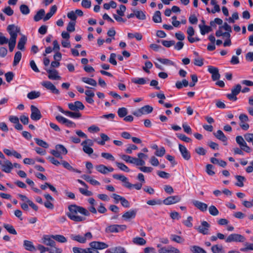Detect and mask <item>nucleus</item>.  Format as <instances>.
Here are the masks:
<instances>
[{
    "mask_svg": "<svg viewBox=\"0 0 253 253\" xmlns=\"http://www.w3.org/2000/svg\"><path fill=\"white\" fill-rule=\"evenodd\" d=\"M68 210L69 211L67 213L68 217L75 222H82L85 220L84 217L78 215V213L86 216L90 215V212L87 210L75 204L69 206Z\"/></svg>",
    "mask_w": 253,
    "mask_h": 253,
    "instance_id": "nucleus-1",
    "label": "nucleus"
},
{
    "mask_svg": "<svg viewBox=\"0 0 253 253\" xmlns=\"http://www.w3.org/2000/svg\"><path fill=\"white\" fill-rule=\"evenodd\" d=\"M52 237V235H44L42 239V243L50 247V253H62V250L56 246L55 240Z\"/></svg>",
    "mask_w": 253,
    "mask_h": 253,
    "instance_id": "nucleus-2",
    "label": "nucleus"
},
{
    "mask_svg": "<svg viewBox=\"0 0 253 253\" xmlns=\"http://www.w3.org/2000/svg\"><path fill=\"white\" fill-rule=\"evenodd\" d=\"M70 238L72 240L77 241L80 243L84 244L87 240H90L92 238V235L91 232H88L84 235L71 234Z\"/></svg>",
    "mask_w": 253,
    "mask_h": 253,
    "instance_id": "nucleus-3",
    "label": "nucleus"
},
{
    "mask_svg": "<svg viewBox=\"0 0 253 253\" xmlns=\"http://www.w3.org/2000/svg\"><path fill=\"white\" fill-rule=\"evenodd\" d=\"M246 240L245 237L239 234L233 233L230 234L226 239V243L235 242H244Z\"/></svg>",
    "mask_w": 253,
    "mask_h": 253,
    "instance_id": "nucleus-4",
    "label": "nucleus"
},
{
    "mask_svg": "<svg viewBox=\"0 0 253 253\" xmlns=\"http://www.w3.org/2000/svg\"><path fill=\"white\" fill-rule=\"evenodd\" d=\"M126 229V225L114 224L107 226L105 229L107 233H118Z\"/></svg>",
    "mask_w": 253,
    "mask_h": 253,
    "instance_id": "nucleus-5",
    "label": "nucleus"
},
{
    "mask_svg": "<svg viewBox=\"0 0 253 253\" xmlns=\"http://www.w3.org/2000/svg\"><path fill=\"white\" fill-rule=\"evenodd\" d=\"M7 30L10 35V40H16L18 33L20 31V28L14 24H11L7 26Z\"/></svg>",
    "mask_w": 253,
    "mask_h": 253,
    "instance_id": "nucleus-6",
    "label": "nucleus"
},
{
    "mask_svg": "<svg viewBox=\"0 0 253 253\" xmlns=\"http://www.w3.org/2000/svg\"><path fill=\"white\" fill-rule=\"evenodd\" d=\"M181 200V198L179 195L170 196L162 201V204L165 205H170L177 203Z\"/></svg>",
    "mask_w": 253,
    "mask_h": 253,
    "instance_id": "nucleus-7",
    "label": "nucleus"
},
{
    "mask_svg": "<svg viewBox=\"0 0 253 253\" xmlns=\"http://www.w3.org/2000/svg\"><path fill=\"white\" fill-rule=\"evenodd\" d=\"M236 141L243 151L247 153L251 152V148L248 146L247 143L242 136H237L236 137Z\"/></svg>",
    "mask_w": 253,
    "mask_h": 253,
    "instance_id": "nucleus-8",
    "label": "nucleus"
},
{
    "mask_svg": "<svg viewBox=\"0 0 253 253\" xmlns=\"http://www.w3.org/2000/svg\"><path fill=\"white\" fill-rule=\"evenodd\" d=\"M31 114L30 117L32 120L34 121H38L42 118V115L41 113L37 107L34 105H31Z\"/></svg>",
    "mask_w": 253,
    "mask_h": 253,
    "instance_id": "nucleus-9",
    "label": "nucleus"
},
{
    "mask_svg": "<svg viewBox=\"0 0 253 253\" xmlns=\"http://www.w3.org/2000/svg\"><path fill=\"white\" fill-rule=\"evenodd\" d=\"M198 80H191L190 82H188L187 80H182L181 81H178L176 82L175 85L178 89L181 88L182 87H186L189 85L190 87L194 86Z\"/></svg>",
    "mask_w": 253,
    "mask_h": 253,
    "instance_id": "nucleus-10",
    "label": "nucleus"
},
{
    "mask_svg": "<svg viewBox=\"0 0 253 253\" xmlns=\"http://www.w3.org/2000/svg\"><path fill=\"white\" fill-rule=\"evenodd\" d=\"M210 227V224L206 221H203L201 222V225L198 227H195L198 232L204 235H207L209 233V229Z\"/></svg>",
    "mask_w": 253,
    "mask_h": 253,
    "instance_id": "nucleus-11",
    "label": "nucleus"
},
{
    "mask_svg": "<svg viewBox=\"0 0 253 253\" xmlns=\"http://www.w3.org/2000/svg\"><path fill=\"white\" fill-rule=\"evenodd\" d=\"M42 86L45 87L47 89L49 90L52 93L59 94V91L57 89L55 85L49 81H43L41 83Z\"/></svg>",
    "mask_w": 253,
    "mask_h": 253,
    "instance_id": "nucleus-12",
    "label": "nucleus"
},
{
    "mask_svg": "<svg viewBox=\"0 0 253 253\" xmlns=\"http://www.w3.org/2000/svg\"><path fill=\"white\" fill-rule=\"evenodd\" d=\"M178 148L183 159L189 161L191 159V154L186 147L182 144H179Z\"/></svg>",
    "mask_w": 253,
    "mask_h": 253,
    "instance_id": "nucleus-13",
    "label": "nucleus"
},
{
    "mask_svg": "<svg viewBox=\"0 0 253 253\" xmlns=\"http://www.w3.org/2000/svg\"><path fill=\"white\" fill-rule=\"evenodd\" d=\"M4 160L0 167L1 169L4 172L10 173L13 168V164L9 160L5 159Z\"/></svg>",
    "mask_w": 253,
    "mask_h": 253,
    "instance_id": "nucleus-14",
    "label": "nucleus"
},
{
    "mask_svg": "<svg viewBox=\"0 0 253 253\" xmlns=\"http://www.w3.org/2000/svg\"><path fill=\"white\" fill-rule=\"evenodd\" d=\"M89 246L94 250H103L108 247V245L102 242L93 241L89 243Z\"/></svg>",
    "mask_w": 253,
    "mask_h": 253,
    "instance_id": "nucleus-15",
    "label": "nucleus"
},
{
    "mask_svg": "<svg viewBox=\"0 0 253 253\" xmlns=\"http://www.w3.org/2000/svg\"><path fill=\"white\" fill-rule=\"evenodd\" d=\"M68 107L72 111H78L79 110H83L84 106L81 101H77L74 103H69Z\"/></svg>",
    "mask_w": 253,
    "mask_h": 253,
    "instance_id": "nucleus-16",
    "label": "nucleus"
},
{
    "mask_svg": "<svg viewBox=\"0 0 253 253\" xmlns=\"http://www.w3.org/2000/svg\"><path fill=\"white\" fill-rule=\"evenodd\" d=\"M159 253H180L179 250L171 246L161 248L158 250Z\"/></svg>",
    "mask_w": 253,
    "mask_h": 253,
    "instance_id": "nucleus-17",
    "label": "nucleus"
},
{
    "mask_svg": "<svg viewBox=\"0 0 253 253\" xmlns=\"http://www.w3.org/2000/svg\"><path fill=\"white\" fill-rule=\"evenodd\" d=\"M137 213V210L133 209L125 212L122 215V218L126 220H128L130 219L134 218Z\"/></svg>",
    "mask_w": 253,
    "mask_h": 253,
    "instance_id": "nucleus-18",
    "label": "nucleus"
},
{
    "mask_svg": "<svg viewBox=\"0 0 253 253\" xmlns=\"http://www.w3.org/2000/svg\"><path fill=\"white\" fill-rule=\"evenodd\" d=\"M192 202L193 205L201 211L204 212L207 210L208 205L206 204L197 200H193Z\"/></svg>",
    "mask_w": 253,
    "mask_h": 253,
    "instance_id": "nucleus-19",
    "label": "nucleus"
},
{
    "mask_svg": "<svg viewBox=\"0 0 253 253\" xmlns=\"http://www.w3.org/2000/svg\"><path fill=\"white\" fill-rule=\"evenodd\" d=\"M208 70L211 74L212 79H219L220 76L216 67L209 66Z\"/></svg>",
    "mask_w": 253,
    "mask_h": 253,
    "instance_id": "nucleus-20",
    "label": "nucleus"
},
{
    "mask_svg": "<svg viewBox=\"0 0 253 253\" xmlns=\"http://www.w3.org/2000/svg\"><path fill=\"white\" fill-rule=\"evenodd\" d=\"M113 177L115 179L121 181L124 183L123 186L126 188V187L129 181L128 178L125 175L122 174H114L113 175Z\"/></svg>",
    "mask_w": 253,
    "mask_h": 253,
    "instance_id": "nucleus-21",
    "label": "nucleus"
},
{
    "mask_svg": "<svg viewBox=\"0 0 253 253\" xmlns=\"http://www.w3.org/2000/svg\"><path fill=\"white\" fill-rule=\"evenodd\" d=\"M61 164L62 165V166L64 167V168L66 169H67L79 173H81V171L80 170H78L77 169H74L72 166H71L69 163L65 161H61Z\"/></svg>",
    "mask_w": 253,
    "mask_h": 253,
    "instance_id": "nucleus-22",
    "label": "nucleus"
},
{
    "mask_svg": "<svg viewBox=\"0 0 253 253\" xmlns=\"http://www.w3.org/2000/svg\"><path fill=\"white\" fill-rule=\"evenodd\" d=\"M23 246L26 250L30 252H33L36 250L32 242L29 240H24Z\"/></svg>",
    "mask_w": 253,
    "mask_h": 253,
    "instance_id": "nucleus-23",
    "label": "nucleus"
},
{
    "mask_svg": "<svg viewBox=\"0 0 253 253\" xmlns=\"http://www.w3.org/2000/svg\"><path fill=\"white\" fill-rule=\"evenodd\" d=\"M121 159L126 162L130 164H135L136 158L132 157L130 156L126 155H122L120 156Z\"/></svg>",
    "mask_w": 253,
    "mask_h": 253,
    "instance_id": "nucleus-24",
    "label": "nucleus"
},
{
    "mask_svg": "<svg viewBox=\"0 0 253 253\" xmlns=\"http://www.w3.org/2000/svg\"><path fill=\"white\" fill-rule=\"evenodd\" d=\"M27 41V38L23 35L20 39L18 44L17 48L21 50H24L25 49V44Z\"/></svg>",
    "mask_w": 253,
    "mask_h": 253,
    "instance_id": "nucleus-25",
    "label": "nucleus"
},
{
    "mask_svg": "<svg viewBox=\"0 0 253 253\" xmlns=\"http://www.w3.org/2000/svg\"><path fill=\"white\" fill-rule=\"evenodd\" d=\"M213 134L218 139L224 142L227 141V138L221 130H218L216 133H214Z\"/></svg>",
    "mask_w": 253,
    "mask_h": 253,
    "instance_id": "nucleus-26",
    "label": "nucleus"
},
{
    "mask_svg": "<svg viewBox=\"0 0 253 253\" xmlns=\"http://www.w3.org/2000/svg\"><path fill=\"white\" fill-rule=\"evenodd\" d=\"M210 161L211 163L213 164H217L220 166V167L222 168H224L226 166L227 163L226 162L221 160H218L215 158H211L210 159Z\"/></svg>",
    "mask_w": 253,
    "mask_h": 253,
    "instance_id": "nucleus-27",
    "label": "nucleus"
},
{
    "mask_svg": "<svg viewBox=\"0 0 253 253\" xmlns=\"http://www.w3.org/2000/svg\"><path fill=\"white\" fill-rule=\"evenodd\" d=\"M211 250L213 253H225V251L222 245H213L211 247Z\"/></svg>",
    "mask_w": 253,
    "mask_h": 253,
    "instance_id": "nucleus-28",
    "label": "nucleus"
},
{
    "mask_svg": "<svg viewBox=\"0 0 253 253\" xmlns=\"http://www.w3.org/2000/svg\"><path fill=\"white\" fill-rule=\"evenodd\" d=\"M132 242L135 245L143 246L146 244V241L141 237H136L133 238Z\"/></svg>",
    "mask_w": 253,
    "mask_h": 253,
    "instance_id": "nucleus-29",
    "label": "nucleus"
},
{
    "mask_svg": "<svg viewBox=\"0 0 253 253\" xmlns=\"http://www.w3.org/2000/svg\"><path fill=\"white\" fill-rule=\"evenodd\" d=\"M52 237L55 241L60 243H65L67 242V238L62 235H52Z\"/></svg>",
    "mask_w": 253,
    "mask_h": 253,
    "instance_id": "nucleus-30",
    "label": "nucleus"
},
{
    "mask_svg": "<svg viewBox=\"0 0 253 253\" xmlns=\"http://www.w3.org/2000/svg\"><path fill=\"white\" fill-rule=\"evenodd\" d=\"M190 250L192 253H207L204 249L198 246H191Z\"/></svg>",
    "mask_w": 253,
    "mask_h": 253,
    "instance_id": "nucleus-31",
    "label": "nucleus"
},
{
    "mask_svg": "<svg viewBox=\"0 0 253 253\" xmlns=\"http://www.w3.org/2000/svg\"><path fill=\"white\" fill-rule=\"evenodd\" d=\"M199 27L200 29L201 33L203 35H204L206 33H208L212 30V29L210 26L205 25H199Z\"/></svg>",
    "mask_w": 253,
    "mask_h": 253,
    "instance_id": "nucleus-32",
    "label": "nucleus"
},
{
    "mask_svg": "<svg viewBox=\"0 0 253 253\" xmlns=\"http://www.w3.org/2000/svg\"><path fill=\"white\" fill-rule=\"evenodd\" d=\"M45 14L44 10L43 9H40L37 12L36 14L34 17V19L35 21L37 22L41 20Z\"/></svg>",
    "mask_w": 253,
    "mask_h": 253,
    "instance_id": "nucleus-33",
    "label": "nucleus"
},
{
    "mask_svg": "<svg viewBox=\"0 0 253 253\" xmlns=\"http://www.w3.org/2000/svg\"><path fill=\"white\" fill-rule=\"evenodd\" d=\"M222 29H220L219 27V29L215 32V35L217 37L223 36L225 38H230V34L229 32H223Z\"/></svg>",
    "mask_w": 253,
    "mask_h": 253,
    "instance_id": "nucleus-34",
    "label": "nucleus"
},
{
    "mask_svg": "<svg viewBox=\"0 0 253 253\" xmlns=\"http://www.w3.org/2000/svg\"><path fill=\"white\" fill-rule=\"evenodd\" d=\"M235 178L237 180V182L235 183V185L237 186L242 187L244 186V181L246 180L245 177L241 175H236Z\"/></svg>",
    "mask_w": 253,
    "mask_h": 253,
    "instance_id": "nucleus-35",
    "label": "nucleus"
},
{
    "mask_svg": "<svg viewBox=\"0 0 253 253\" xmlns=\"http://www.w3.org/2000/svg\"><path fill=\"white\" fill-rule=\"evenodd\" d=\"M48 78L52 79H58L60 78L58 72L54 70H50L48 71Z\"/></svg>",
    "mask_w": 253,
    "mask_h": 253,
    "instance_id": "nucleus-36",
    "label": "nucleus"
},
{
    "mask_svg": "<svg viewBox=\"0 0 253 253\" xmlns=\"http://www.w3.org/2000/svg\"><path fill=\"white\" fill-rule=\"evenodd\" d=\"M41 92L39 91H32L27 94V97L30 99H34L40 97Z\"/></svg>",
    "mask_w": 253,
    "mask_h": 253,
    "instance_id": "nucleus-37",
    "label": "nucleus"
},
{
    "mask_svg": "<svg viewBox=\"0 0 253 253\" xmlns=\"http://www.w3.org/2000/svg\"><path fill=\"white\" fill-rule=\"evenodd\" d=\"M3 227L9 233L13 235L17 234V232L12 225L8 224H4Z\"/></svg>",
    "mask_w": 253,
    "mask_h": 253,
    "instance_id": "nucleus-38",
    "label": "nucleus"
},
{
    "mask_svg": "<svg viewBox=\"0 0 253 253\" xmlns=\"http://www.w3.org/2000/svg\"><path fill=\"white\" fill-rule=\"evenodd\" d=\"M55 149L58 151L61 154L66 155L68 153L67 149L61 144H57L55 146Z\"/></svg>",
    "mask_w": 253,
    "mask_h": 253,
    "instance_id": "nucleus-39",
    "label": "nucleus"
},
{
    "mask_svg": "<svg viewBox=\"0 0 253 253\" xmlns=\"http://www.w3.org/2000/svg\"><path fill=\"white\" fill-rule=\"evenodd\" d=\"M133 11L135 13V16L137 18L140 20H145L146 19L145 14L142 11L133 10Z\"/></svg>",
    "mask_w": 253,
    "mask_h": 253,
    "instance_id": "nucleus-40",
    "label": "nucleus"
},
{
    "mask_svg": "<svg viewBox=\"0 0 253 253\" xmlns=\"http://www.w3.org/2000/svg\"><path fill=\"white\" fill-rule=\"evenodd\" d=\"M116 165H117V167L121 169L122 171H125V172H129L130 171V169L129 168L124 164L122 163H120L116 162Z\"/></svg>",
    "mask_w": 253,
    "mask_h": 253,
    "instance_id": "nucleus-41",
    "label": "nucleus"
},
{
    "mask_svg": "<svg viewBox=\"0 0 253 253\" xmlns=\"http://www.w3.org/2000/svg\"><path fill=\"white\" fill-rule=\"evenodd\" d=\"M22 57V53L20 51H17L16 52L14 57L13 65H17L20 62Z\"/></svg>",
    "mask_w": 253,
    "mask_h": 253,
    "instance_id": "nucleus-42",
    "label": "nucleus"
},
{
    "mask_svg": "<svg viewBox=\"0 0 253 253\" xmlns=\"http://www.w3.org/2000/svg\"><path fill=\"white\" fill-rule=\"evenodd\" d=\"M127 37L130 39L135 38L137 40L140 41L142 40V36L139 33H135L134 34L129 33L127 34Z\"/></svg>",
    "mask_w": 253,
    "mask_h": 253,
    "instance_id": "nucleus-43",
    "label": "nucleus"
},
{
    "mask_svg": "<svg viewBox=\"0 0 253 253\" xmlns=\"http://www.w3.org/2000/svg\"><path fill=\"white\" fill-rule=\"evenodd\" d=\"M95 169L98 172L102 174H105L107 173V167L103 165H97L95 167Z\"/></svg>",
    "mask_w": 253,
    "mask_h": 253,
    "instance_id": "nucleus-44",
    "label": "nucleus"
},
{
    "mask_svg": "<svg viewBox=\"0 0 253 253\" xmlns=\"http://www.w3.org/2000/svg\"><path fill=\"white\" fill-rule=\"evenodd\" d=\"M65 115L72 118H79L81 117V113L77 112L76 111L73 112L67 111H66Z\"/></svg>",
    "mask_w": 253,
    "mask_h": 253,
    "instance_id": "nucleus-45",
    "label": "nucleus"
},
{
    "mask_svg": "<svg viewBox=\"0 0 253 253\" xmlns=\"http://www.w3.org/2000/svg\"><path fill=\"white\" fill-rule=\"evenodd\" d=\"M153 20L155 23H160L162 22L161 12L160 11H157L153 16Z\"/></svg>",
    "mask_w": 253,
    "mask_h": 253,
    "instance_id": "nucleus-46",
    "label": "nucleus"
},
{
    "mask_svg": "<svg viewBox=\"0 0 253 253\" xmlns=\"http://www.w3.org/2000/svg\"><path fill=\"white\" fill-rule=\"evenodd\" d=\"M143 114H149L153 111V108L150 105H145L141 108Z\"/></svg>",
    "mask_w": 253,
    "mask_h": 253,
    "instance_id": "nucleus-47",
    "label": "nucleus"
},
{
    "mask_svg": "<svg viewBox=\"0 0 253 253\" xmlns=\"http://www.w3.org/2000/svg\"><path fill=\"white\" fill-rule=\"evenodd\" d=\"M111 250V253H125V249L124 247L118 246L112 248Z\"/></svg>",
    "mask_w": 253,
    "mask_h": 253,
    "instance_id": "nucleus-48",
    "label": "nucleus"
},
{
    "mask_svg": "<svg viewBox=\"0 0 253 253\" xmlns=\"http://www.w3.org/2000/svg\"><path fill=\"white\" fill-rule=\"evenodd\" d=\"M35 140L38 145L43 148H47L49 146L48 144L45 141L42 139H40L39 138H35Z\"/></svg>",
    "mask_w": 253,
    "mask_h": 253,
    "instance_id": "nucleus-49",
    "label": "nucleus"
},
{
    "mask_svg": "<svg viewBox=\"0 0 253 253\" xmlns=\"http://www.w3.org/2000/svg\"><path fill=\"white\" fill-rule=\"evenodd\" d=\"M241 85L239 84L233 86L231 89V92L237 96L241 91Z\"/></svg>",
    "mask_w": 253,
    "mask_h": 253,
    "instance_id": "nucleus-50",
    "label": "nucleus"
},
{
    "mask_svg": "<svg viewBox=\"0 0 253 253\" xmlns=\"http://www.w3.org/2000/svg\"><path fill=\"white\" fill-rule=\"evenodd\" d=\"M20 10L24 15H27L30 13V9L28 6L25 4H22L20 5Z\"/></svg>",
    "mask_w": 253,
    "mask_h": 253,
    "instance_id": "nucleus-51",
    "label": "nucleus"
},
{
    "mask_svg": "<svg viewBox=\"0 0 253 253\" xmlns=\"http://www.w3.org/2000/svg\"><path fill=\"white\" fill-rule=\"evenodd\" d=\"M142 186V183H136L135 184H131L129 182H128V183L126 186V188L131 189L132 188H134L136 190H140L141 189Z\"/></svg>",
    "mask_w": 253,
    "mask_h": 253,
    "instance_id": "nucleus-52",
    "label": "nucleus"
},
{
    "mask_svg": "<svg viewBox=\"0 0 253 253\" xmlns=\"http://www.w3.org/2000/svg\"><path fill=\"white\" fill-rule=\"evenodd\" d=\"M127 114V110L125 107L120 108L118 110V116L123 118L125 117Z\"/></svg>",
    "mask_w": 253,
    "mask_h": 253,
    "instance_id": "nucleus-53",
    "label": "nucleus"
},
{
    "mask_svg": "<svg viewBox=\"0 0 253 253\" xmlns=\"http://www.w3.org/2000/svg\"><path fill=\"white\" fill-rule=\"evenodd\" d=\"M210 213L213 215L216 216L219 214V211L214 206H211L209 208Z\"/></svg>",
    "mask_w": 253,
    "mask_h": 253,
    "instance_id": "nucleus-54",
    "label": "nucleus"
},
{
    "mask_svg": "<svg viewBox=\"0 0 253 253\" xmlns=\"http://www.w3.org/2000/svg\"><path fill=\"white\" fill-rule=\"evenodd\" d=\"M195 152L199 155L204 156L206 154L207 151L202 147H198L195 148Z\"/></svg>",
    "mask_w": 253,
    "mask_h": 253,
    "instance_id": "nucleus-55",
    "label": "nucleus"
},
{
    "mask_svg": "<svg viewBox=\"0 0 253 253\" xmlns=\"http://www.w3.org/2000/svg\"><path fill=\"white\" fill-rule=\"evenodd\" d=\"M177 137L180 139V140L186 142H190L191 141V138L187 137L185 135L181 133H177Z\"/></svg>",
    "mask_w": 253,
    "mask_h": 253,
    "instance_id": "nucleus-56",
    "label": "nucleus"
},
{
    "mask_svg": "<svg viewBox=\"0 0 253 253\" xmlns=\"http://www.w3.org/2000/svg\"><path fill=\"white\" fill-rule=\"evenodd\" d=\"M83 146V150L84 153L88 155H91L93 152V150L90 146L86 145H82Z\"/></svg>",
    "mask_w": 253,
    "mask_h": 253,
    "instance_id": "nucleus-57",
    "label": "nucleus"
},
{
    "mask_svg": "<svg viewBox=\"0 0 253 253\" xmlns=\"http://www.w3.org/2000/svg\"><path fill=\"white\" fill-rule=\"evenodd\" d=\"M170 239L172 241L175 242L177 243H180L182 242L183 241V240L180 236L174 234L171 235Z\"/></svg>",
    "mask_w": 253,
    "mask_h": 253,
    "instance_id": "nucleus-58",
    "label": "nucleus"
},
{
    "mask_svg": "<svg viewBox=\"0 0 253 253\" xmlns=\"http://www.w3.org/2000/svg\"><path fill=\"white\" fill-rule=\"evenodd\" d=\"M147 204L150 206H154L156 205H160L162 204V201L161 200H150L147 201Z\"/></svg>",
    "mask_w": 253,
    "mask_h": 253,
    "instance_id": "nucleus-59",
    "label": "nucleus"
},
{
    "mask_svg": "<svg viewBox=\"0 0 253 253\" xmlns=\"http://www.w3.org/2000/svg\"><path fill=\"white\" fill-rule=\"evenodd\" d=\"M157 60L161 63L169 65H174V63L171 60L168 59L158 58Z\"/></svg>",
    "mask_w": 253,
    "mask_h": 253,
    "instance_id": "nucleus-60",
    "label": "nucleus"
},
{
    "mask_svg": "<svg viewBox=\"0 0 253 253\" xmlns=\"http://www.w3.org/2000/svg\"><path fill=\"white\" fill-rule=\"evenodd\" d=\"M213 169V166L212 165L208 164L206 166V172L209 175H213L215 174Z\"/></svg>",
    "mask_w": 253,
    "mask_h": 253,
    "instance_id": "nucleus-61",
    "label": "nucleus"
},
{
    "mask_svg": "<svg viewBox=\"0 0 253 253\" xmlns=\"http://www.w3.org/2000/svg\"><path fill=\"white\" fill-rule=\"evenodd\" d=\"M245 248H241L240 251L242 252H247L250 250H253V244H249L248 243H246L245 244Z\"/></svg>",
    "mask_w": 253,
    "mask_h": 253,
    "instance_id": "nucleus-62",
    "label": "nucleus"
},
{
    "mask_svg": "<svg viewBox=\"0 0 253 253\" xmlns=\"http://www.w3.org/2000/svg\"><path fill=\"white\" fill-rule=\"evenodd\" d=\"M166 153V150L164 147H161L159 149H158L155 153V154L158 157H162Z\"/></svg>",
    "mask_w": 253,
    "mask_h": 253,
    "instance_id": "nucleus-63",
    "label": "nucleus"
},
{
    "mask_svg": "<svg viewBox=\"0 0 253 253\" xmlns=\"http://www.w3.org/2000/svg\"><path fill=\"white\" fill-rule=\"evenodd\" d=\"M245 139L248 142H252L253 145V133H247L244 135Z\"/></svg>",
    "mask_w": 253,
    "mask_h": 253,
    "instance_id": "nucleus-64",
    "label": "nucleus"
}]
</instances>
